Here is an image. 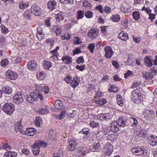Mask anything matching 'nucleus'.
Returning a JSON list of instances; mask_svg holds the SVG:
<instances>
[{
    "mask_svg": "<svg viewBox=\"0 0 157 157\" xmlns=\"http://www.w3.org/2000/svg\"><path fill=\"white\" fill-rule=\"evenodd\" d=\"M38 98L41 101H43L44 98L43 95L39 93L31 92L30 95L26 96L27 100L30 103H33L35 101L37 102Z\"/></svg>",
    "mask_w": 157,
    "mask_h": 157,
    "instance_id": "1",
    "label": "nucleus"
},
{
    "mask_svg": "<svg viewBox=\"0 0 157 157\" xmlns=\"http://www.w3.org/2000/svg\"><path fill=\"white\" fill-rule=\"evenodd\" d=\"M131 55L130 54L128 55V60L126 61L125 63L127 65H130L134 63V61L131 58Z\"/></svg>",
    "mask_w": 157,
    "mask_h": 157,
    "instance_id": "45",
    "label": "nucleus"
},
{
    "mask_svg": "<svg viewBox=\"0 0 157 157\" xmlns=\"http://www.w3.org/2000/svg\"><path fill=\"white\" fill-rule=\"evenodd\" d=\"M43 65L44 68L48 70L52 67V64L50 62L45 60L44 61Z\"/></svg>",
    "mask_w": 157,
    "mask_h": 157,
    "instance_id": "25",
    "label": "nucleus"
},
{
    "mask_svg": "<svg viewBox=\"0 0 157 157\" xmlns=\"http://www.w3.org/2000/svg\"><path fill=\"white\" fill-rule=\"evenodd\" d=\"M54 31L56 33V35L59 34L61 33V30L58 26H55L53 29Z\"/></svg>",
    "mask_w": 157,
    "mask_h": 157,
    "instance_id": "51",
    "label": "nucleus"
},
{
    "mask_svg": "<svg viewBox=\"0 0 157 157\" xmlns=\"http://www.w3.org/2000/svg\"><path fill=\"white\" fill-rule=\"evenodd\" d=\"M17 153L15 151H9L6 152L4 157H16Z\"/></svg>",
    "mask_w": 157,
    "mask_h": 157,
    "instance_id": "23",
    "label": "nucleus"
},
{
    "mask_svg": "<svg viewBox=\"0 0 157 157\" xmlns=\"http://www.w3.org/2000/svg\"><path fill=\"white\" fill-rule=\"evenodd\" d=\"M32 13L29 10H26L24 13V17L27 20L30 19L32 15Z\"/></svg>",
    "mask_w": 157,
    "mask_h": 157,
    "instance_id": "24",
    "label": "nucleus"
},
{
    "mask_svg": "<svg viewBox=\"0 0 157 157\" xmlns=\"http://www.w3.org/2000/svg\"><path fill=\"white\" fill-rule=\"evenodd\" d=\"M77 19H78L82 18L84 16V13L83 11L79 10L77 12Z\"/></svg>",
    "mask_w": 157,
    "mask_h": 157,
    "instance_id": "36",
    "label": "nucleus"
},
{
    "mask_svg": "<svg viewBox=\"0 0 157 157\" xmlns=\"http://www.w3.org/2000/svg\"><path fill=\"white\" fill-rule=\"evenodd\" d=\"M90 148L92 151H98L100 149V144L99 143H94L90 146Z\"/></svg>",
    "mask_w": 157,
    "mask_h": 157,
    "instance_id": "20",
    "label": "nucleus"
},
{
    "mask_svg": "<svg viewBox=\"0 0 157 157\" xmlns=\"http://www.w3.org/2000/svg\"><path fill=\"white\" fill-rule=\"evenodd\" d=\"M57 5L56 2L55 1H50L47 4L48 8L49 10L52 11L56 8Z\"/></svg>",
    "mask_w": 157,
    "mask_h": 157,
    "instance_id": "15",
    "label": "nucleus"
},
{
    "mask_svg": "<svg viewBox=\"0 0 157 157\" xmlns=\"http://www.w3.org/2000/svg\"><path fill=\"white\" fill-rule=\"evenodd\" d=\"M34 147L33 150V154L35 155H38L40 152V147L37 145H34Z\"/></svg>",
    "mask_w": 157,
    "mask_h": 157,
    "instance_id": "30",
    "label": "nucleus"
},
{
    "mask_svg": "<svg viewBox=\"0 0 157 157\" xmlns=\"http://www.w3.org/2000/svg\"><path fill=\"white\" fill-rule=\"evenodd\" d=\"M126 118L124 116L121 117H119L117 121L118 126H120L121 127H124L126 125V123L127 122Z\"/></svg>",
    "mask_w": 157,
    "mask_h": 157,
    "instance_id": "12",
    "label": "nucleus"
},
{
    "mask_svg": "<svg viewBox=\"0 0 157 157\" xmlns=\"http://www.w3.org/2000/svg\"><path fill=\"white\" fill-rule=\"evenodd\" d=\"M82 6L86 7V9L91 7V4L87 1H85L83 2Z\"/></svg>",
    "mask_w": 157,
    "mask_h": 157,
    "instance_id": "46",
    "label": "nucleus"
},
{
    "mask_svg": "<svg viewBox=\"0 0 157 157\" xmlns=\"http://www.w3.org/2000/svg\"><path fill=\"white\" fill-rule=\"evenodd\" d=\"M48 137L50 139L52 140L55 141L56 140L55 133L52 129L50 130L49 132Z\"/></svg>",
    "mask_w": 157,
    "mask_h": 157,
    "instance_id": "26",
    "label": "nucleus"
},
{
    "mask_svg": "<svg viewBox=\"0 0 157 157\" xmlns=\"http://www.w3.org/2000/svg\"><path fill=\"white\" fill-rule=\"evenodd\" d=\"M61 60L64 64H70L72 62V58L68 56H63Z\"/></svg>",
    "mask_w": 157,
    "mask_h": 157,
    "instance_id": "17",
    "label": "nucleus"
},
{
    "mask_svg": "<svg viewBox=\"0 0 157 157\" xmlns=\"http://www.w3.org/2000/svg\"><path fill=\"white\" fill-rule=\"evenodd\" d=\"M142 10H145L149 14L151 13V10L148 7H145L144 6L142 9Z\"/></svg>",
    "mask_w": 157,
    "mask_h": 157,
    "instance_id": "63",
    "label": "nucleus"
},
{
    "mask_svg": "<svg viewBox=\"0 0 157 157\" xmlns=\"http://www.w3.org/2000/svg\"><path fill=\"white\" fill-rule=\"evenodd\" d=\"M96 8L101 13H103V10L102 6L101 5H99L98 6L96 7Z\"/></svg>",
    "mask_w": 157,
    "mask_h": 157,
    "instance_id": "64",
    "label": "nucleus"
},
{
    "mask_svg": "<svg viewBox=\"0 0 157 157\" xmlns=\"http://www.w3.org/2000/svg\"><path fill=\"white\" fill-rule=\"evenodd\" d=\"M29 5V3L22 2L19 4V8L21 9H25Z\"/></svg>",
    "mask_w": 157,
    "mask_h": 157,
    "instance_id": "34",
    "label": "nucleus"
},
{
    "mask_svg": "<svg viewBox=\"0 0 157 157\" xmlns=\"http://www.w3.org/2000/svg\"><path fill=\"white\" fill-rule=\"evenodd\" d=\"M38 112L41 114L44 115L46 113H48L49 111L47 109H39Z\"/></svg>",
    "mask_w": 157,
    "mask_h": 157,
    "instance_id": "53",
    "label": "nucleus"
},
{
    "mask_svg": "<svg viewBox=\"0 0 157 157\" xmlns=\"http://www.w3.org/2000/svg\"><path fill=\"white\" fill-rule=\"evenodd\" d=\"M148 141L151 145L156 146L157 145V136L153 135H151L148 137Z\"/></svg>",
    "mask_w": 157,
    "mask_h": 157,
    "instance_id": "8",
    "label": "nucleus"
},
{
    "mask_svg": "<svg viewBox=\"0 0 157 157\" xmlns=\"http://www.w3.org/2000/svg\"><path fill=\"white\" fill-rule=\"evenodd\" d=\"M36 131L33 128H29L26 129V135L28 136H33L36 133Z\"/></svg>",
    "mask_w": 157,
    "mask_h": 157,
    "instance_id": "21",
    "label": "nucleus"
},
{
    "mask_svg": "<svg viewBox=\"0 0 157 157\" xmlns=\"http://www.w3.org/2000/svg\"><path fill=\"white\" fill-rule=\"evenodd\" d=\"M31 11L33 14L36 16H40L42 15V10L40 7L36 4L32 6Z\"/></svg>",
    "mask_w": 157,
    "mask_h": 157,
    "instance_id": "4",
    "label": "nucleus"
},
{
    "mask_svg": "<svg viewBox=\"0 0 157 157\" xmlns=\"http://www.w3.org/2000/svg\"><path fill=\"white\" fill-rule=\"evenodd\" d=\"M97 104L100 105H102L105 104L106 102V100L105 98H100L96 101Z\"/></svg>",
    "mask_w": 157,
    "mask_h": 157,
    "instance_id": "37",
    "label": "nucleus"
},
{
    "mask_svg": "<svg viewBox=\"0 0 157 157\" xmlns=\"http://www.w3.org/2000/svg\"><path fill=\"white\" fill-rule=\"evenodd\" d=\"M117 102L120 106H123V102L121 97H119L117 98Z\"/></svg>",
    "mask_w": 157,
    "mask_h": 157,
    "instance_id": "50",
    "label": "nucleus"
},
{
    "mask_svg": "<svg viewBox=\"0 0 157 157\" xmlns=\"http://www.w3.org/2000/svg\"><path fill=\"white\" fill-rule=\"evenodd\" d=\"M144 64L149 67L152 66L153 60L150 57L147 56L144 58Z\"/></svg>",
    "mask_w": 157,
    "mask_h": 157,
    "instance_id": "18",
    "label": "nucleus"
},
{
    "mask_svg": "<svg viewBox=\"0 0 157 157\" xmlns=\"http://www.w3.org/2000/svg\"><path fill=\"white\" fill-rule=\"evenodd\" d=\"M2 33L4 34H6L8 32V30L7 28L5 27L3 25H2L1 26Z\"/></svg>",
    "mask_w": 157,
    "mask_h": 157,
    "instance_id": "60",
    "label": "nucleus"
},
{
    "mask_svg": "<svg viewBox=\"0 0 157 157\" xmlns=\"http://www.w3.org/2000/svg\"><path fill=\"white\" fill-rule=\"evenodd\" d=\"M47 144L46 143L43 142H42L40 140H37L34 144V145H37L39 147L40 146L41 147H45L46 146Z\"/></svg>",
    "mask_w": 157,
    "mask_h": 157,
    "instance_id": "32",
    "label": "nucleus"
},
{
    "mask_svg": "<svg viewBox=\"0 0 157 157\" xmlns=\"http://www.w3.org/2000/svg\"><path fill=\"white\" fill-rule=\"evenodd\" d=\"M141 97L139 95L137 89L133 90L132 92L131 98L133 99V102L136 103H138L141 102Z\"/></svg>",
    "mask_w": 157,
    "mask_h": 157,
    "instance_id": "5",
    "label": "nucleus"
},
{
    "mask_svg": "<svg viewBox=\"0 0 157 157\" xmlns=\"http://www.w3.org/2000/svg\"><path fill=\"white\" fill-rule=\"evenodd\" d=\"M131 151L132 153H136V155H140L144 153L143 149L140 147L132 148L131 149Z\"/></svg>",
    "mask_w": 157,
    "mask_h": 157,
    "instance_id": "14",
    "label": "nucleus"
},
{
    "mask_svg": "<svg viewBox=\"0 0 157 157\" xmlns=\"http://www.w3.org/2000/svg\"><path fill=\"white\" fill-rule=\"evenodd\" d=\"M45 76V74L43 72H40L36 75L37 78L40 80H43Z\"/></svg>",
    "mask_w": 157,
    "mask_h": 157,
    "instance_id": "33",
    "label": "nucleus"
},
{
    "mask_svg": "<svg viewBox=\"0 0 157 157\" xmlns=\"http://www.w3.org/2000/svg\"><path fill=\"white\" fill-rule=\"evenodd\" d=\"M76 61L78 64H79L80 63H83L84 60L83 56H80L76 60Z\"/></svg>",
    "mask_w": 157,
    "mask_h": 157,
    "instance_id": "55",
    "label": "nucleus"
},
{
    "mask_svg": "<svg viewBox=\"0 0 157 157\" xmlns=\"http://www.w3.org/2000/svg\"><path fill=\"white\" fill-rule=\"evenodd\" d=\"M59 48V47L58 46H57L55 49L50 52V53L51 54V55H52L50 58V60L53 61L55 60L56 59H59L57 54L58 53L57 50Z\"/></svg>",
    "mask_w": 157,
    "mask_h": 157,
    "instance_id": "11",
    "label": "nucleus"
},
{
    "mask_svg": "<svg viewBox=\"0 0 157 157\" xmlns=\"http://www.w3.org/2000/svg\"><path fill=\"white\" fill-rule=\"evenodd\" d=\"M95 44L94 43L89 44L88 46V48L92 53L93 52V51L95 48Z\"/></svg>",
    "mask_w": 157,
    "mask_h": 157,
    "instance_id": "52",
    "label": "nucleus"
},
{
    "mask_svg": "<svg viewBox=\"0 0 157 157\" xmlns=\"http://www.w3.org/2000/svg\"><path fill=\"white\" fill-rule=\"evenodd\" d=\"M66 114V110H63V111H62L60 113V115L58 116L56 118L59 119H61L65 116Z\"/></svg>",
    "mask_w": 157,
    "mask_h": 157,
    "instance_id": "49",
    "label": "nucleus"
},
{
    "mask_svg": "<svg viewBox=\"0 0 157 157\" xmlns=\"http://www.w3.org/2000/svg\"><path fill=\"white\" fill-rule=\"evenodd\" d=\"M2 90L3 93L8 94H11L12 91V88L8 86L4 87L2 88Z\"/></svg>",
    "mask_w": 157,
    "mask_h": 157,
    "instance_id": "22",
    "label": "nucleus"
},
{
    "mask_svg": "<svg viewBox=\"0 0 157 157\" xmlns=\"http://www.w3.org/2000/svg\"><path fill=\"white\" fill-rule=\"evenodd\" d=\"M110 92H112L114 93L117 92L119 91V90L117 87L115 86H112L111 87V90L109 89Z\"/></svg>",
    "mask_w": 157,
    "mask_h": 157,
    "instance_id": "44",
    "label": "nucleus"
},
{
    "mask_svg": "<svg viewBox=\"0 0 157 157\" xmlns=\"http://www.w3.org/2000/svg\"><path fill=\"white\" fill-rule=\"evenodd\" d=\"M6 76L7 78L13 80L17 78V74L15 72L9 70L6 73Z\"/></svg>",
    "mask_w": 157,
    "mask_h": 157,
    "instance_id": "10",
    "label": "nucleus"
},
{
    "mask_svg": "<svg viewBox=\"0 0 157 157\" xmlns=\"http://www.w3.org/2000/svg\"><path fill=\"white\" fill-rule=\"evenodd\" d=\"M143 77L146 79H150L153 77V75L150 73H148L147 72H144L143 73Z\"/></svg>",
    "mask_w": 157,
    "mask_h": 157,
    "instance_id": "29",
    "label": "nucleus"
},
{
    "mask_svg": "<svg viewBox=\"0 0 157 157\" xmlns=\"http://www.w3.org/2000/svg\"><path fill=\"white\" fill-rule=\"evenodd\" d=\"M105 56L107 58H110L113 55V52L111 48L108 46H106L105 48Z\"/></svg>",
    "mask_w": 157,
    "mask_h": 157,
    "instance_id": "13",
    "label": "nucleus"
},
{
    "mask_svg": "<svg viewBox=\"0 0 157 157\" xmlns=\"http://www.w3.org/2000/svg\"><path fill=\"white\" fill-rule=\"evenodd\" d=\"M60 2L63 4H71L73 3V0H59Z\"/></svg>",
    "mask_w": 157,
    "mask_h": 157,
    "instance_id": "42",
    "label": "nucleus"
},
{
    "mask_svg": "<svg viewBox=\"0 0 157 157\" xmlns=\"http://www.w3.org/2000/svg\"><path fill=\"white\" fill-rule=\"evenodd\" d=\"M144 113L148 116L151 117H153L155 116L154 112L152 110H146L144 111Z\"/></svg>",
    "mask_w": 157,
    "mask_h": 157,
    "instance_id": "35",
    "label": "nucleus"
},
{
    "mask_svg": "<svg viewBox=\"0 0 157 157\" xmlns=\"http://www.w3.org/2000/svg\"><path fill=\"white\" fill-rule=\"evenodd\" d=\"M77 111H73L72 113H68L67 115L70 117H75L77 114Z\"/></svg>",
    "mask_w": 157,
    "mask_h": 157,
    "instance_id": "56",
    "label": "nucleus"
},
{
    "mask_svg": "<svg viewBox=\"0 0 157 157\" xmlns=\"http://www.w3.org/2000/svg\"><path fill=\"white\" fill-rule=\"evenodd\" d=\"M74 41L75 44H78L82 43V41L80 38L76 36L74 38Z\"/></svg>",
    "mask_w": 157,
    "mask_h": 157,
    "instance_id": "41",
    "label": "nucleus"
},
{
    "mask_svg": "<svg viewBox=\"0 0 157 157\" xmlns=\"http://www.w3.org/2000/svg\"><path fill=\"white\" fill-rule=\"evenodd\" d=\"M133 41L136 43H139L141 41L140 38L137 37H135L134 36H133Z\"/></svg>",
    "mask_w": 157,
    "mask_h": 157,
    "instance_id": "62",
    "label": "nucleus"
},
{
    "mask_svg": "<svg viewBox=\"0 0 157 157\" xmlns=\"http://www.w3.org/2000/svg\"><path fill=\"white\" fill-rule=\"evenodd\" d=\"M13 102L17 105L22 103L24 101V99L21 93L17 92L13 97Z\"/></svg>",
    "mask_w": 157,
    "mask_h": 157,
    "instance_id": "3",
    "label": "nucleus"
},
{
    "mask_svg": "<svg viewBox=\"0 0 157 157\" xmlns=\"http://www.w3.org/2000/svg\"><path fill=\"white\" fill-rule=\"evenodd\" d=\"M79 82V78L75 77L73 78V80H72L71 86L73 88H75L78 85Z\"/></svg>",
    "mask_w": 157,
    "mask_h": 157,
    "instance_id": "19",
    "label": "nucleus"
},
{
    "mask_svg": "<svg viewBox=\"0 0 157 157\" xmlns=\"http://www.w3.org/2000/svg\"><path fill=\"white\" fill-rule=\"evenodd\" d=\"M132 121V126L133 127H135L138 124V122L137 121L136 119L132 118V117H131L130 118Z\"/></svg>",
    "mask_w": 157,
    "mask_h": 157,
    "instance_id": "58",
    "label": "nucleus"
},
{
    "mask_svg": "<svg viewBox=\"0 0 157 157\" xmlns=\"http://www.w3.org/2000/svg\"><path fill=\"white\" fill-rule=\"evenodd\" d=\"M120 17L119 15L116 14L113 15L110 18L114 22H117L120 19Z\"/></svg>",
    "mask_w": 157,
    "mask_h": 157,
    "instance_id": "39",
    "label": "nucleus"
},
{
    "mask_svg": "<svg viewBox=\"0 0 157 157\" xmlns=\"http://www.w3.org/2000/svg\"><path fill=\"white\" fill-rule=\"evenodd\" d=\"M85 15L87 18H90L93 16V13L90 11H87L85 13Z\"/></svg>",
    "mask_w": 157,
    "mask_h": 157,
    "instance_id": "54",
    "label": "nucleus"
},
{
    "mask_svg": "<svg viewBox=\"0 0 157 157\" xmlns=\"http://www.w3.org/2000/svg\"><path fill=\"white\" fill-rule=\"evenodd\" d=\"M132 15L134 19L136 20H138L140 17V14L139 12L137 11L134 12L132 13Z\"/></svg>",
    "mask_w": 157,
    "mask_h": 157,
    "instance_id": "40",
    "label": "nucleus"
},
{
    "mask_svg": "<svg viewBox=\"0 0 157 157\" xmlns=\"http://www.w3.org/2000/svg\"><path fill=\"white\" fill-rule=\"evenodd\" d=\"M22 152L27 155H29L30 154V151L27 148H24L22 150Z\"/></svg>",
    "mask_w": 157,
    "mask_h": 157,
    "instance_id": "61",
    "label": "nucleus"
},
{
    "mask_svg": "<svg viewBox=\"0 0 157 157\" xmlns=\"http://www.w3.org/2000/svg\"><path fill=\"white\" fill-rule=\"evenodd\" d=\"M21 124V121H19L17 122V123L15 125V129L16 132H17L19 129V128L22 127Z\"/></svg>",
    "mask_w": 157,
    "mask_h": 157,
    "instance_id": "48",
    "label": "nucleus"
},
{
    "mask_svg": "<svg viewBox=\"0 0 157 157\" xmlns=\"http://www.w3.org/2000/svg\"><path fill=\"white\" fill-rule=\"evenodd\" d=\"M8 63V60L7 59H4L2 60L1 62V64L2 66H5Z\"/></svg>",
    "mask_w": 157,
    "mask_h": 157,
    "instance_id": "57",
    "label": "nucleus"
},
{
    "mask_svg": "<svg viewBox=\"0 0 157 157\" xmlns=\"http://www.w3.org/2000/svg\"><path fill=\"white\" fill-rule=\"evenodd\" d=\"M98 33L97 29H91L89 31L88 35L89 38L94 40L98 36Z\"/></svg>",
    "mask_w": 157,
    "mask_h": 157,
    "instance_id": "7",
    "label": "nucleus"
},
{
    "mask_svg": "<svg viewBox=\"0 0 157 157\" xmlns=\"http://www.w3.org/2000/svg\"><path fill=\"white\" fill-rule=\"evenodd\" d=\"M118 37L121 40L124 41H126L128 38V34L123 31L119 33Z\"/></svg>",
    "mask_w": 157,
    "mask_h": 157,
    "instance_id": "16",
    "label": "nucleus"
},
{
    "mask_svg": "<svg viewBox=\"0 0 157 157\" xmlns=\"http://www.w3.org/2000/svg\"><path fill=\"white\" fill-rule=\"evenodd\" d=\"M62 103L59 100H56L54 106L56 109H59L62 106Z\"/></svg>",
    "mask_w": 157,
    "mask_h": 157,
    "instance_id": "27",
    "label": "nucleus"
},
{
    "mask_svg": "<svg viewBox=\"0 0 157 157\" xmlns=\"http://www.w3.org/2000/svg\"><path fill=\"white\" fill-rule=\"evenodd\" d=\"M80 133L84 134V135H87L89 133V129L87 128H85L81 130Z\"/></svg>",
    "mask_w": 157,
    "mask_h": 157,
    "instance_id": "47",
    "label": "nucleus"
},
{
    "mask_svg": "<svg viewBox=\"0 0 157 157\" xmlns=\"http://www.w3.org/2000/svg\"><path fill=\"white\" fill-rule=\"evenodd\" d=\"M2 109L7 114L11 115L14 109V106L11 103H7L2 107Z\"/></svg>",
    "mask_w": 157,
    "mask_h": 157,
    "instance_id": "2",
    "label": "nucleus"
},
{
    "mask_svg": "<svg viewBox=\"0 0 157 157\" xmlns=\"http://www.w3.org/2000/svg\"><path fill=\"white\" fill-rule=\"evenodd\" d=\"M141 83V82H137V81H135L134 82L132 86H131V88H134L137 87L138 86L140 85Z\"/></svg>",
    "mask_w": 157,
    "mask_h": 157,
    "instance_id": "59",
    "label": "nucleus"
},
{
    "mask_svg": "<svg viewBox=\"0 0 157 157\" xmlns=\"http://www.w3.org/2000/svg\"><path fill=\"white\" fill-rule=\"evenodd\" d=\"M89 125L93 128H97L99 126L98 123L94 121H91L90 122Z\"/></svg>",
    "mask_w": 157,
    "mask_h": 157,
    "instance_id": "43",
    "label": "nucleus"
},
{
    "mask_svg": "<svg viewBox=\"0 0 157 157\" xmlns=\"http://www.w3.org/2000/svg\"><path fill=\"white\" fill-rule=\"evenodd\" d=\"M42 121L41 118L39 117H37L35 120V124L36 126L38 127H39Z\"/></svg>",
    "mask_w": 157,
    "mask_h": 157,
    "instance_id": "38",
    "label": "nucleus"
},
{
    "mask_svg": "<svg viewBox=\"0 0 157 157\" xmlns=\"http://www.w3.org/2000/svg\"><path fill=\"white\" fill-rule=\"evenodd\" d=\"M64 13L62 12H60L57 15L56 17V20L57 21L58 20V21L63 20L64 18Z\"/></svg>",
    "mask_w": 157,
    "mask_h": 157,
    "instance_id": "31",
    "label": "nucleus"
},
{
    "mask_svg": "<svg viewBox=\"0 0 157 157\" xmlns=\"http://www.w3.org/2000/svg\"><path fill=\"white\" fill-rule=\"evenodd\" d=\"M78 140L74 139H71L69 140L68 149L70 151H73L76 148V146L78 144Z\"/></svg>",
    "mask_w": 157,
    "mask_h": 157,
    "instance_id": "6",
    "label": "nucleus"
},
{
    "mask_svg": "<svg viewBox=\"0 0 157 157\" xmlns=\"http://www.w3.org/2000/svg\"><path fill=\"white\" fill-rule=\"evenodd\" d=\"M38 67L37 62L35 61H29L27 64V67L29 70L33 71L35 70Z\"/></svg>",
    "mask_w": 157,
    "mask_h": 157,
    "instance_id": "9",
    "label": "nucleus"
},
{
    "mask_svg": "<svg viewBox=\"0 0 157 157\" xmlns=\"http://www.w3.org/2000/svg\"><path fill=\"white\" fill-rule=\"evenodd\" d=\"M101 120L102 119L107 121L110 119L111 118V115L109 113H106L102 114L101 116Z\"/></svg>",
    "mask_w": 157,
    "mask_h": 157,
    "instance_id": "28",
    "label": "nucleus"
}]
</instances>
